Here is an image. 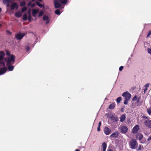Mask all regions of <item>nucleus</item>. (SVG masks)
<instances>
[{
    "label": "nucleus",
    "instance_id": "f257e3e1",
    "mask_svg": "<svg viewBox=\"0 0 151 151\" xmlns=\"http://www.w3.org/2000/svg\"><path fill=\"white\" fill-rule=\"evenodd\" d=\"M122 96L125 97L124 104L125 105L128 104V101L129 100L131 97V94L127 91L123 93Z\"/></svg>",
    "mask_w": 151,
    "mask_h": 151
},
{
    "label": "nucleus",
    "instance_id": "f03ea898",
    "mask_svg": "<svg viewBox=\"0 0 151 151\" xmlns=\"http://www.w3.org/2000/svg\"><path fill=\"white\" fill-rule=\"evenodd\" d=\"M137 145V142L136 139H131L129 143V146L132 149H135Z\"/></svg>",
    "mask_w": 151,
    "mask_h": 151
},
{
    "label": "nucleus",
    "instance_id": "7ed1b4c3",
    "mask_svg": "<svg viewBox=\"0 0 151 151\" xmlns=\"http://www.w3.org/2000/svg\"><path fill=\"white\" fill-rule=\"evenodd\" d=\"M15 56L12 55L10 58H9L8 59L7 61V65H9L11 64V62H13V63H14V61L15 60Z\"/></svg>",
    "mask_w": 151,
    "mask_h": 151
},
{
    "label": "nucleus",
    "instance_id": "20e7f679",
    "mask_svg": "<svg viewBox=\"0 0 151 151\" xmlns=\"http://www.w3.org/2000/svg\"><path fill=\"white\" fill-rule=\"evenodd\" d=\"M24 33H19L16 35L15 36V38H16L17 40H21L25 35Z\"/></svg>",
    "mask_w": 151,
    "mask_h": 151
},
{
    "label": "nucleus",
    "instance_id": "39448f33",
    "mask_svg": "<svg viewBox=\"0 0 151 151\" xmlns=\"http://www.w3.org/2000/svg\"><path fill=\"white\" fill-rule=\"evenodd\" d=\"M144 123L147 127L151 128V120L149 119L145 120Z\"/></svg>",
    "mask_w": 151,
    "mask_h": 151
},
{
    "label": "nucleus",
    "instance_id": "423d86ee",
    "mask_svg": "<svg viewBox=\"0 0 151 151\" xmlns=\"http://www.w3.org/2000/svg\"><path fill=\"white\" fill-rule=\"evenodd\" d=\"M120 129L121 132L122 133L125 134L127 132L128 129L127 127L125 126H123L121 127Z\"/></svg>",
    "mask_w": 151,
    "mask_h": 151
},
{
    "label": "nucleus",
    "instance_id": "0eeeda50",
    "mask_svg": "<svg viewBox=\"0 0 151 151\" xmlns=\"http://www.w3.org/2000/svg\"><path fill=\"white\" fill-rule=\"evenodd\" d=\"M104 132L106 135H108L111 133V130L109 127H105L104 129Z\"/></svg>",
    "mask_w": 151,
    "mask_h": 151
},
{
    "label": "nucleus",
    "instance_id": "6e6552de",
    "mask_svg": "<svg viewBox=\"0 0 151 151\" xmlns=\"http://www.w3.org/2000/svg\"><path fill=\"white\" fill-rule=\"evenodd\" d=\"M139 129V126L138 125H136L133 128L132 130L133 133L135 134L137 132Z\"/></svg>",
    "mask_w": 151,
    "mask_h": 151
},
{
    "label": "nucleus",
    "instance_id": "1a4fd4ad",
    "mask_svg": "<svg viewBox=\"0 0 151 151\" xmlns=\"http://www.w3.org/2000/svg\"><path fill=\"white\" fill-rule=\"evenodd\" d=\"M18 8V6L17 3L16 2L13 3L11 6V10H13L14 9H17Z\"/></svg>",
    "mask_w": 151,
    "mask_h": 151
},
{
    "label": "nucleus",
    "instance_id": "9d476101",
    "mask_svg": "<svg viewBox=\"0 0 151 151\" xmlns=\"http://www.w3.org/2000/svg\"><path fill=\"white\" fill-rule=\"evenodd\" d=\"M42 19L43 21H46L45 23V24H48L50 22V20L49 19V17L48 16L46 15H44Z\"/></svg>",
    "mask_w": 151,
    "mask_h": 151
},
{
    "label": "nucleus",
    "instance_id": "9b49d317",
    "mask_svg": "<svg viewBox=\"0 0 151 151\" xmlns=\"http://www.w3.org/2000/svg\"><path fill=\"white\" fill-rule=\"evenodd\" d=\"M54 7L55 8H58L60 7L61 6V4L58 2L57 0H55L54 1Z\"/></svg>",
    "mask_w": 151,
    "mask_h": 151
},
{
    "label": "nucleus",
    "instance_id": "f8f14e48",
    "mask_svg": "<svg viewBox=\"0 0 151 151\" xmlns=\"http://www.w3.org/2000/svg\"><path fill=\"white\" fill-rule=\"evenodd\" d=\"M119 134L118 131H116L111 134L110 136L111 137L117 138L119 136Z\"/></svg>",
    "mask_w": 151,
    "mask_h": 151
},
{
    "label": "nucleus",
    "instance_id": "ddd939ff",
    "mask_svg": "<svg viewBox=\"0 0 151 151\" xmlns=\"http://www.w3.org/2000/svg\"><path fill=\"white\" fill-rule=\"evenodd\" d=\"M7 70V68L4 67V68H0V75H2L5 73Z\"/></svg>",
    "mask_w": 151,
    "mask_h": 151
},
{
    "label": "nucleus",
    "instance_id": "4468645a",
    "mask_svg": "<svg viewBox=\"0 0 151 151\" xmlns=\"http://www.w3.org/2000/svg\"><path fill=\"white\" fill-rule=\"evenodd\" d=\"M39 12V10L38 9H33L32 10V15L34 17L36 16V15Z\"/></svg>",
    "mask_w": 151,
    "mask_h": 151
},
{
    "label": "nucleus",
    "instance_id": "2eb2a0df",
    "mask_svg": "<svg viewBox=\"0 0 151 151\" xmlns=\"http://www.w3.org/2000/svg\"><path fill=\"white\" fill-rule=\"evenodd\" d=\"M111 120L113 122H116L118 120V117L116 116H112L110 117Z\"/></svg>",
    "mask_w": 151,
    "mask_h": 151
},
{
    "label": "nucleus",
    "instance_id": "dca6fc26",
    "mask_svg": "<svg viewBox=\"0 0 151 151\" xmlns=\"http://www.w3.org/2000/svg\"><path fill=\"white\" fill-rule=\"evenodd\" d=\"M126 115L125 114H122L120 117V121L122 122L124 121L126 118Z\"/></svg>",
    "mask_w": 151,
    "mask_h": 151
},
{
    "label": "nucleus",
    "instance_id": "f3484780",
    "mask_svg": "<svg viewBox=\"0 0 151 151\" xmlns=\"http://www.w3.org/2000/svg\"><path fill=\"white\" fill-rule=\"evenodd\" d=\"M101 147L103 149V151H106L107 147L106 144L105 142L103 143L101 145Z\"/></svg>",
    "mask_w": 151,
    "mask_h": 151
},
{
    "label": "nucleus",
    "instance_id": "a211bd4d",
    "mask_svg": "<svg viewBox=\"0 0 151 151\" xmlns=\"http://www.w3.org/2000/svg\"><path fill=\"white\" fill-rule=\"evenodd\" d=\"M115 106V104L114 102H112L109 106V108L110 109H112L114 108Z\"/></svg>",
    "mask_w": 151,
    "mask_h": 151
},
{
    "label": "nucleus",
    "instance_id": "6ab92c4d",
    "mask_svg": "<svg viewBox=\"0 0 151 151\" xmlns=\"http://www.w3.org/2000/svg\"><path fill=\"white\" fill-rule=\"evenodd\" d=\"M22 15V13L20 12H17L15 13V16L17 18L20 17Z\"/></svg>",
    "mask_w": 151,
    "mask_h": 151
},
{
    "label": "nucleus",
    "instance_id": "aec40b11",
    "mask_svg": "<svg viewBox=\"0 0 151 151\" xmlns=\"http://www.w3.org/2000/svg\"><path fill=\"white\" fill-rule=\"evenodd\" d=\"M4 4H9L10 2H12V0H2Z\"/></svg>",
    "mask_w": 151,
    "mask_h": 151
},
{
    "label": "nucleus",
    "instance_id": "412c9836",
    "mask_svg": "<svg viewBox=\"0 0 151 151\" xmlns=\"http://www.w3.org/2000/svg\"><path fill=\"white\" fill-rule=\"evenodd\" d=\"M36 4L37 6L41 8H44V6L43 5L40 4L38 2L36 1Z\"/></svg>",
    "mask_w": 151,
    "mask_h": 151
},
{
    "label": "nucleus",
    "instance_id": "4be33fe9",
    "mask_svg": "<svg viewBox=\"0 0 151 151\" xmlns=\"http://www.w3.org/2000/svg\"><path fill=\"white\" fill-rule=\"evenodd\" d=\"M14 67L13 65H9L8 66V69L10 71H12L13 70Z\"/></svg>",
    "mask_w": 151,
    "mask_h": 151
},
{
    "label": "nucleus",
    "instance_id": "5701e85b",
    "mask_svg": "<svg viewBox=\"0 0 151 151\" xmlns=\"http://www.w3.org/2000/svg\"><path fill=\"white\" fill-rule=\"evenodd\" d=\"M68 0H60V2L62 4H65L67 3Z\"/></svg>",
    "mask_w": 151,
    "mask_h": 151
},
{
    "label": "nucleus",
    "instance_id": "b1692460",
    "mask_svg": "<svg viewBox=\"0 0 151 151\" xmlns=\"http://www.w3.org/2000/svg\"><path fill=\"white\" fill-rule=\"evenodd\" d=\"M138 139L139 140H141L143 137V135L141 134H139L138 135Z\"/></svg>",
    "mask_w": 151,
    "mask_h": 151
},
{
    "label": "nucleus",
    "instance_id": "393cba45",
    "mask_svg": "<svg viewBox=\"0 0 151 151\" xmlns=\"http://www.w3.org/2000/svg\"><path fill=\"white\" fill-rule=\"evenodd\" d=\"M122 98L121 97H118L116 100L117 103H119L121 101Z\"/></svg>",
    "mask_w": 151,
    "mask_h": 151
},
{
    "label": "nucleus",
    "instance_id": "a878e982",
    "mask_svg": "<svg viewBox=\"0 0 151 151\" xmlns=\"http://www.w3.org/2000/svg\"><path fill=\"white\" fill-rule=\"evenodd\" d=\"M5 65V62L3 60V59L0 60V65L4 66Z\"/></svg>",
    "mask_w": 151,
    "mask_h": 151
},
{
    "label": "nucleus",
    "instance_id": "bb28decb",
    "mask_svg": "<svg viewBox=\"0 0 151 151\" xmlns=\"http://www.w3.org/2000/svg\"><path fill=\"white\" fill-rule=\"evenodd\" d=\"M27 16L26 14H24L23 16V19L24 21H26L27 20Z\"/></svg>",
    "mask_w": 151,
    "mask_h": 151
},
{
    "label": "nucleus",
    "instance_id": "cd10ccee",
    "mask_svg": "<svg viewBox=\"0 0 151 151\" xmlns=\"http://www.w3.org/2000/svg\"><path fill=\"white\" fill-rule=\"evenodd\" d=\"M55 13L56 14L58 15H60V12L59 10L58 9H57V10H55Z\"/></svg>",
    "mask_w": 151,
    "mask_h": 151
},
{
    "label": "nucleus",
    "instance_id": "c85d7f7f",
    "mask_svg": "<svg viewBox=\"0 0 151 151\" xmlns=\"http://www.w3.org/2000/svg\"><path fill=\"white\" fill-rule=\"evenodd\" d=\"M147 112L150 115L151 114V107L147 110Z\"/></svg>",
    "mask_w": 151,
    "mask_h": 151
},
{
    "label": "nucleus",
    "instance_id": "c756f323",
    "mask_svg": "<svg viewBox=\"0 0 151 151\" xmlns=\"http://www.w3.org/2000/svg\"><path fill=\"white\" fill-rule=\"evenodd\" d=\"M43 11H40L39 13L38 17H40L42 16L43 15Z\"/></svg>",
    "mask_w": 151,
    "mask_h": 151
},
{
    "label": "nucleus",
    "instance_id": "7c9ffc66",
    "mask_svg": "<svg viewBox=\"0 0 151 151\" xmlns=\"http://www.w3.org/2000/svg\"><path fill=\"white\" fill-rule=\"evenodd\" d=\"M27 10V8L25 7H23L21 9V12H23L24 11H25Z\"/></svg>",
    "mask_w": 151,
    "mask_h": 151
},
{
    "label": "nucleus",
    "instance_id": "2f4dec72",
    "mask_svg": "<svg viewBox=\"0 0 151 151\" xmlns=\"http://www.w3.org/2000/svg\"><path fill=\"white\" fill-rule=\"evenodd\" d=\"M25 4V3L24 1H22L20 3V5L21 6H24Z\"/></svg>",
    "mask_w": 151,
    "mask_h": 151
},
{
    "label": "nucleus",
    "instance_id": "473e14b6",
    "mask_svg": "<svg viewBox=\"0 0 151 151\" xmlns=\"http://www.w3.org/2000/svg\"><path fill=\"white\" fill-rule=\"evenodd\" d=\"M32 18V17L31 15V14H29L28 15V20L29 21H31V19Z\"/></svg>",
    "mask_w": 151,
    "mask_h": 151
},
{
    "label": "nucleus",
    "instance_id": "72a5a7b5",
    "mask_svg": "<svg viewBox=\"0 0 151 151\" xmlns=\"http://www.w3.org/2000/svg\"><path fill=\"white\" fill-rule=\"evenodd\" d=\"M137 100V97L136 96L134 97L132 99V101H136Z\"/></svg>",
    "mask_w": 151,
    "mask_h": 151
},
{
    "label": "nucleus",
    "instance_id": "f704fd0d",
    "mask_svg": "<svg viewBox=\"0 0 151 151\" xmlns=\"http://www.w3.org/2000/svg\"><path fill=\"white\" fill-rule=\"evenodd\" d=\"M30 49V47L29 46H26L25 48V50H26L27 51H28Z\"/></svg>",
    "mask_w": 151,
    "mask_h": 151
},
{
    "label": "nucleus",
    "instance_id": "c9c22d12",
    "mask_svg": "<svg viewBox=\"0 0 151 151\" xmlns=\"http://www.w3.org/2000/svg\"><path fill=\"white\" fill-rule=\"evenodd\" d=\"M124 68L123 66H121L119 68V70L120 71H122Z\"/></svg>",
    "mask_w": 151,
    "mask_h": 151
},
{
    "label": "nucleus",
    "instance_id": "e433bc0d",
    "mask_svg": "<svg viewBox=\"0 0 151 151\" xmlns=\"http://www.w3.org/2000/svg\"><path fill=\"white\" fill-rule=\"evenodd\" d=\"M0 54L1 55V56H2L4 57V55L5 54L3 51L0 52Z\"/></svg>",
    "mask_w": 151,
    "mask_h": 151
},
{
    "label": "nucleus",
    "instance_id": "4c0bfd02",
    "mask_svg": "<svg viewBox=\"0 0 151 151\" xmlns=\"http://www.w3.org/2000/svg\"><path fill=\"white\" fill-rule=\"evenodd\" d=\"M147 51L149 53H150V54H151V48L148 49Z\"/></svg>",
    "mask_w": 151,
    "mask_h": 151
},
{
    "label": "nucleus",
    "instance_id": "58836bf2",
    "mask_svg": "<svg viewBox=\"0 0 151 151\" xmlns=\"http://www.w3.org/2000/svg\"><path fill=\"white\" fill-rule=\"evenodd\" d=\"M141 145H139L138 148L136 150L137 151L141 150Z\"/></svg>",
    "mask_w": 151,
    "mask_h": 151
},
{
    "label": "nucleus",
    "instance_id": "ea45409f",
    "mask_svg": "<svg viewBox=\"0 0 151 151\" xmlns=\"http://www.w3.org/2000/svg\"><path fill=\"white\" fill-rule=\"evenodd\" d=\"M149 83H147L146 84L145 86V88H147L149 86Z\"/></svg>",
    "mask_w": 151,
    "mask_h": 151
},
{
    "label": "nucleus",
    "instance_id": "a19ab883",
    "mask_svg": "<svg viewBox=\"0 0 151 151\" xmlns=\"http://www.w3.org/2000/svg\"><path fill=\"white\" fill-rule=\"evenodd\" d=\"M6 54L8 55H10V52L9 51H7L6 52Z\"/></svg>",
    "mask_w": 151,
    "mask_h": 151
},
{
    "label": "nucleus",
    "instance_id": "79ce46f5",
    "mask_svg": "<svg viewBox=\"0 0 151 151\" xmlns=\"http://www.w3.org/2000/svg\"><path fill=\"white\" fill-rule=\"evenodd\" d=\"M151 34V30H150L149 31V33H148V35H147V37H149L150 36V35Z\"/></svg>",
    "mask_w": 151,
    "mask_h": 151
},
{
    "label": "nucleus",
    "instance_id": "37998d69",
    "mask_svg": "<svg viewBox=\"0 0 151 151\" xmlns=\"http://www.w3.org/2000/svg\"><path fill=\"white\" fill-rule=\"evenodd\" d=\"M142 117L144 118L145 119H148V117H147L145 116H142Z\"/></svg>",
    "mask_w": 151,
    "mask_h": 151
},
{
    "label": "nucleus",
    "instance_id": "c03bdc74",
    "mask_svg": "<svg viewBox=\"0 0 151 151\" xmlns=\"http://www.w3.org/2000/svg\"><path fill=\"white\" fill-rule=\"evenodd\" d=\"M100 130V127L98 126L97 127V131H99Z\"/></svg>",
    "mask_w": 151,
    "mask_h": 151
},
{
    "label": "nucleus",
    "instance_id": "a18cd8bd",
    "mask_svg": "<svg viewBox=\"0 0 151 151\" xmlns=\"http://www.w3.org/2000/svg\"><path fill=\"white\" fill-rule=\"evenodd\" d=\"M35 6V4H31V7L32 8L34 7Z\"/></svg>",
    "mask_w": 151,
    "mask_h": 151
},
{
    "label": "nucleus",
    "instance_id": "49530a36",
    "mask_svg": "<svg viewBox=\"0 0 151 151\" xmlns=\"http://www.w3.org/2000/svg\"><path fill=\"white\" fill-rule=\"evenodd\" d=\"M32 4V2L31 1H29V3L27 4V5L29 6H30Z\"/></svg>",
    "mask_w": 151,
    "mask_h": 151
},
{
    "label": "nucleus",
    "instance_id": "de8ad7c7",
    "mask_svg": "<svg viewBox=\"0 0 151 151\" xmlns=\"http://www.w3.org/2000/svg\"><path fill=\"white\" fill-rule=\"evenodd\" d=\"M150 140H151V135L147 139L148 141H149Z\"/></svg>",
    "mask_w": 151,
    "mask_h": 151
},
{
    "label": "nucleus",
    "instance_id": "09e8293b",
    "mask_svg": "<svg viewBox=\"0 0 151 151\" xmlns=\"http://www.w3.org/2000/svg\"><path fill=\"white\" fill-rule=\"evenodd\" d=\"M3 59V56H0V60Z\"/></svg>",
    "mask_w": 151,
    "mask_h": 151
},
{
    "label": "nucleus",
    "instance_id": "8fccbe9b",
    "mask_svg": "<svg viewBox=\"0 0 151 151\" xmlns=\"http://www.w3.org/2000/svg\"><path fill=\"white\" fill-rule=\"evenodd\" d=\"M101 122H100L99 123L98 126L100 127L101 126Z\"/></svg>",
    "mask_w": 151,
    "mask_h": 151
},
{
    "label": "nucleus",
    "instance_id": "3c124183",
    "mask_svg": "<svg viewBox=\"0 0 151 151\" xmlns=\"http://www.w3.org/2000/svg\"><path fill=\"white\" fill-rule=\"evenodd\" d=\"M6 6L7 7H9L10 6V5L9 4H6Z\"/></svg>",
    "mask_w": 151,
    "mask_h": 151
},
{
    "label": "nucleus",
    "instance_id": "603ef678",
    "mask_svg": "<svg viewBox=\"0 0 151 151\" xmlns=\"http://www.w3.org/2000/svg\"><path fill=\"white\" fill-rule=\"evenodd\" d=\"M147 90V88H145L144 89V93H145Z\"/></svg>",
    "mask_w": 151,
    "mask_h": 151
},
{
    "label": "nucleus",
    "instance_id": "864d4df0",
    "mask_svg": "<svg viewBox=\"0 0 151 151\" xmlns=\"http://www.w3.org/2000/svg\"><path fill=\"white\" fill-rule=\"evenodd\" d=\"M6 32L8 33H9L10 34H11V33L10 32V31H9V30H6Z\"/></svg>",
    "mask_w": 151,
    "mask_h": 151
},
{
    "label": "nucleus",
    "instance_id": "5fc2aeb1",
    "mask_svg": "<svg viewBox=\"0 0 151 151\" xmlns=\"http://www.w3.org/2000/svg\"><path fill=\"white\" fill-rule=\"evenodd\" d=\"M28 14H31L30 12V10H29V11H28Z\"/></svg>",
    "mask_w": 151,
    "mask_h": 151
},
{
    "label": "nucleus",
    "instance_id": "6e6d98bb",
    "mask_svg": "<svg viewBox=\"0 0 151 151\" xmlns=\"http://www.w3.org/2000/svg\"><path fill=\"white\" fill-rule=\"evenodd\" d=\"M107 151H113V150L111 149H109Z\"/></svg>",
    "mask_w": 151,
    "mask_h": 151
},
{
    "label": "nucleus",
    "instance_id": "4d7b16f0",
    "mask_svg": "<svg viewBox=\"0 0 151 151\" xmlns=\"http://www.w3.org/2000/svg\"><path fill=\"white\" fill-rule=\"evenodd\" d=\"M75 151H80V150L78 149H76Z\"/></svg>",
    "mask_w": 151,
    "mask_h": 151
},
{
    "label": "nucleus",
    "instance_id": "13d9d810",
    "mask_svg": "<svg viewBox=\"0 0 151 151\" xmlns=\"http://www.w3.org/2000/svg\"><path fill=\"white\" fill-rule=\"evenodd\" d=\"M1 11H2L1 8H0V13L1 12Z\"/></svg>",
    "mask_w": 151,
    "mask_h": 151
},
{
    "label": "nucleus",
    "instance_id": "bf43d9fd",
    "mask_svg": "<svg viewBox=\"0 0 151 151\" xmlns=\"http://www.w3.org/2000/svg\"><path fill=\"white\" fill-rule=\"evenodd\" d=\"M1 26V24H0V27Z\"/></svg>",
    "mask_w": 151,
    "mask_h": 151
},
{
    "label": "nucleus",
    "instance_id": "052dcab7",
    "mask_svg": "<svg viewBox=\"0 0 151 151\" xmlns=\"http://www.w3.org/2000/svg\"><path fill=\"white\" fill-rule=\"evenodd\" d=\"M32 0V1H35V0Z\"/></svg>",
    "mask_w": 151,
    "mask_h": 151
}]
</instances>
